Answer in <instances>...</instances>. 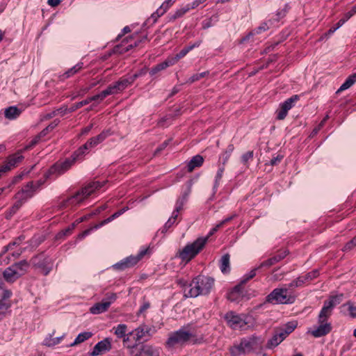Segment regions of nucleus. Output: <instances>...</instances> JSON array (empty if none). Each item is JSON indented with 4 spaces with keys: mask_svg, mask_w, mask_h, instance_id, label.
I'll use <instances>...</instances> for the list:
<instances>
[{
    "mask_svg": "<svg viewBox=\"0 0 356 356\" xmlns=\"http://www.w3.org/2000/svg\"><path fill=\"white\" fill-rule=\"evenodd\" d=\"M214 284L212 277L199 275L194 278L188 287L184 289L186 297L196 298L210 293Z\"/></svg>",
    "mask_w": 356,
    "mask_h": 356,
    "instance_id": "1",
    "label": "nucleus"
},
{
    "mask_svg": "<svg viewBox=\"0 0 356 356\" xmlns=\"http://www.w3.org/2000/svg\"><path fill=\"white\" fill-rule=\"evenodd\" d=\"M264 340L257 336H251L241 339L239 344L234 345L230 348L232 356H238L241 354H249L257 350H261Z\"/></svg>",
    "mask_w": 356,
    "mask_h": 356,
    "instance_id": "2",
    "label": "nucleus"
},
{
    "mask_svg": "<svg viewBox=\"0 0 356 356\" xmlns=\"http://www.w3.org/2000/svg\"><path fill=\"white\" fill-rule=\"evenodd\" d=\"M29 266V264L26 260L15 263L4 270L3 279L7 282L13 283L26 273Z\"/></svg>",
    "mask_w": 356,
    "mask_h": 356,
    "instance_id": "3",
    "label": "nucleus"
},
{
    "mask_svg": "<svg viewBox=\"0 0 356 356\" xmlns=\"http://www.w3.org/2000/svg\"><path fill=\"white\" fill-rule=\"evenodd\" d=\"M194 337L193 329L191 327H182L169 335L166 345L169 348H173L176 346H182Z\"/></svg>",
    "mask_w": 356,
    "mask_h": 356,
    "instance_id": "4",
    "label": "nucleus"
},
{
    "mask_svg": "<svg viewBox=\"0 0 356 356\" xmlns=\"http://www.w3.org/2000/svg\"><path fill=\"white\" fill-rule=\"evenodd\" d=\"M207 238H199L191 244H188L178 253L179 257L184 261L188 262L204 246Z\"/></svg>",
    "mask_w": 356,
    "mask_h": 356,
    "instance_id": "5",
    "label": "nucleus"
},
{
    "mask_svg": "<svg viewBox=\"0 0 356 356\" xmlns=\"http://www.w3.org/2000/svg\"><path fill=\"white\" fill-rule=\"evenodd\" d=\"M293 298L288 295L287 289H275L266 299V302L273 304H287L293 302Z\"/></svg>",
    "mask_w": 356,
    "mask_h": 356,
    "instance_id": "6",
    "label": "nucleus"
},
{
    "mask_svg": "<svg viewBox=\"0 0 356 356\" xmlns=\"http://www.w3.org/2000/svg\"><path fill=\"white\" fill-rule=\"evenodd\" d=\"M342 295L333 296L329 300L325 301L324 305L318 315V322L327 321V319L330 316L332 309L334 306L341 302Z\"/></svg>",
    "mask_w": 356,
    "mask_h": 356,
    "instance_id": "7",
    "label": "nucleus"
},
{
    "mask_svg": "<svg viewBox=\"0 0 356 356\" xmlns=\"http://www.w3.org/2000/svg\"><path fill=\"white\" fill-rule=\"evenodd\" d=\"M76 157L72 159H67L63 162H58L53 165L48 172L45 174V177L47 179L51 175H60L68 170L71 166L74 163Z\"/></svg>",
    "mask_w": 356,
    "mask_h": 356,
    "instance_id": "8",
    "label": "nucleus"
},
{
    "mask_svg": "<svg viewBox=\"0 0 356 356\" xmlns=\"http://www.w3.org/2000/svg\"><path fill=\"white\" fill-rule=\"evenodd\" d=\"M117 299L115 293H110L100 302L95 304L90 307V312L93 314H102L108 310L111 305Z\"/></svg>",
    "mask_w": 356,
    "mask_h": 356,
    "instance_id": "9",
    "label": "nucleus"
},
{
    "mask_svg": "<svg viewBox=\"0 0 356 356\" xmlns=\"http://www.w3.org/2000/svg\"><path fill=\"white\" fill-rule=\"evenodd\" d=\"M32 264L40 268L42 273L47 275L52 268L51 260L43 254L34 257L31 260Z\"/></svg>",
    "mask_w": 356,
    "mask_h": 356,
    "instance_id": "10",
    "label": "nucleus"
},
{
    "mask_svg": "<svg viewBox=\"0 0 356 356\" xmlns=\"http://www.w3.org/2000/svg\"><path fill=\"white\" fill-rule=\"evenodd\" d=\"M147 249L141 250L136 256H130L115 264V268L124 270L136 264L147 253Z\"/></svg>",
    "mask_w": 356,
    "mask_h": 356,
    "instance_id": "11",
    "label": "nucleus"
},
{
    "mask_svg": "<svg viewBox=\"0 0 356 356\" xmlns=\"http://www.w3.org/2000/svg\"><path fill=\"white\" fill-rule=\"evenodd\" d=\"M102 186V184H101L99 181L90 183L82 188L81 191L77 192V193L74 195L72 198L76 199L78 202H80Z\"/></svg>",
    "mask_w": 356,
    "mask_h": 356,
    "instance_id": "12",
    "label": "nucleus"
},
{
    "mask_svg": "<svg viewBox=\"0 0 356 356\" xmlns=\"http://www.w3.org/2000/svg\"><path fill=\"white\" fill-rule=\"evenodd\" d=\"M298 99V95H293L286 99L284 103L280 105V108L277 111V118L280 120H284L288 111L294 106L295 102Z\"/></svg>",
    "mask_w": 356,
    "mask_h": 356,
    "instance_id": "13",
    "label": "nucleus"
},
{
    "mask_svg": "<svg viewBox=\"0 0 356 356\" xmlns=\"http://www.w3.org/2000/svg\"><path fill=\"white\" fill-rule=\"evenodd\" d=\"M129 82L128 79H121L110 85L106 90L102 91V96L107 97L108 95L120 92L129 86Z\"/></svg>",
    "mask_w": 356,
    "mask_h": 356,
    "instance_id": "14",
    "label": "nucleus"
},
{
    "mask_svg": "<svg viewBox=\"0 0 356 356\" xmlns=\"http://www.w3.org/2000/svg\"><path fill=\"white\" fill-rule=\"evenodd\" d=\"M225 319L227 320L228 325L234 329L243 328L247 324L245 319L233 312L227 314Z\"/></svg>",
    "mask_w": 356,
    "mask_h": 356,
    "instance_id": "15",
    "label": "nucleus"
},
{
    "mask_svg": "<svg viewBox=\"0 0 356 356\" xmlns=\"http://www.w3.org/2000/svg\"><path fill=\"white\" fill-rule=\"evenodd\" d=\"M318 326L314 328L312 330L308 331L309 334H311L314 337H321L325 336L330 332L332 330V326L330 323L327 321L325 322H318Z\"/></svg>",
    "mask_w": 356,
    "mask_h": 356,
    "instance_id": "16",
    "label": "nucleus"
},
{
    "mask_svg": "<svg viewBox=\"0 0 356 356\" xmlns=\"http://www.w3.org/2000/svg\"><path fill=\"white\" fill-rule=\"evenodd\" d=\"M35 191V187L33 182H29L24 188L16 194L15 199L19 201H23L24 203L27 199L33 195Z\"/></svg>",
    "mask_w": 356,
    "mask_h": 356,
    "instance_id": "17",
    "label": "nucleus"
},
{
    "mask_svg": "<svg viewBox=\"0 0 356 356\" xmlns=\"http://www.w3.org/2000/svg\"><path fill=\"white\" fill-rule=\"evenodd\" d=\"M151 328L146 325H142L135 329L134 331L129 333L130 335H134V339L138 341L142 339L143 338L145 337H149L151 335L150 334Z\"/></svg>",
    "mask_w": 356,
    "mask_h": 356,
    "instance_id": "18",
    "label": "nucleus"
},
{
    "mask_svg": "<svg viewBox=\"0 0 356 356\" xmlns=\"http://www.w3.org/2000/svg\"><path fill=\"white\" fill-rule=\"evenodd\" d=\"M111 348L110 342L107 340H103L97 343L93 350L90 353V356H97L99 355L107 350H108Z\"/></svg>",
    "mask_w": 356,
    "mask_h": 356,
    "instance_id": "19",
    "label": "nucleus"
},
{
    "mask_svg": "<svg viewBox=\"0 0 356 356\" xmlns=\"http://www.w3.org/2000/svg\"><path fill=\"white\" fill-rule=\"evenodd\" d=\"M23 158V156L20 153H17L14 155H12L8 157L6 164L3 165L1 169L3 172L9 170L12 168L15 167L17 163L21 162Z\"/></svg>",
    "mask_w": 356,
    "mask_h": 356,
    "instance_id": "20",
    "label": "nucleus"
},
{
    "mask_svg": "<svg viewBox=\"0 0 356 356\" xmlns=\"http://www.w3.org/2000/svg\"><path fill=\"white\" fill-rule=\"evenodd\" d=\"M159 350L151 346H143L139 353L134 354V356H159Z\"/></svg>",
    "mask_w": 356,
    "mask_h": 356,
    "instance_id": "21",
    "label": "nucleus"
},
{
    "mask_svg": "<svg viewBox=\"0 0 356 356\" xmlns=\"http://www.w3.org/2000/svg\"><path fill=\"white\" fill-rule=\"evenodd\" d=\"M204 159L200 155H196L192 158L188 164V170L192 172L195 168L200 167L203 163Z\"/></svg>",
    "mask_w": 356,
    "mask_h": 356,
    "instance_id": "22",
    "label": "nucleus"
},
{
    "mask_svg": "<svg viewBox=\"0 0 356 356\" xmlns=\"http://www.w3.org/2000/svg\"><path fill=\"white\" fill-rule=\"evenodd\" d=\"M250 280V278H249L248 275H245L241 280L240 284L236 286L234 289L230 292L228 296V298L231 300H234L235 295L239 293L241 285L245 284Z\"/></svg>",
    "mask_w": 356,
    "mask_h": 356,
    "instance_id": "23",
    "label": "nucleus"
},
{
    "mask_svg": "<svg viewBox=\"0 0 356 356\" xmlns=\"http://www.w3.org/2000/svg\"><path fill=\"white\" fill-rule=\"evenodd\" d=\"M356 82V73L353 74L349 76L346 81L341 86V87L338 89L337 93L348 89L350 88Z\"/></svg>",
    "mask_w": 356,
    "mask_h": 356,
    "instance_id": "24",
    "label": "nucleus"
},
{
    "mask_svg": "<svg viewBox=\"0 0 356 356\" xmlns=\"http://www.w3.org/2000/svg\"><path fill=\"white\" fill-rule=\"evenodd\" d=\"M170 65H173V63H172V61L170 60V58H168L164 62L159 63L157 65H156L154 67H153L149 73H150V74L154 75L156 73H157L158 72L163 70Z\"/></svg>",
    "mask_w": 356,
    "mask_h": 356,
    "instance_id": "25",
    "label": "nucleus"
},
{
    "mask_svg": "<svg viewBox=\"0 0 356 356\" xmlns=\"http://www.w3.org/2000/svg\"><path fill=\"white\" fill-rule=\"evenodd\" d=\"M5 117L9 120H13L18 117L20 111L15 106H10L5 110Z\"/></svg>",
    "mask_w": 356,
    "mask_h": 356,
    "instance_id": "26",
    "label": "nucleus"
},
{
    "mask_svg": "<svg viewBox=\"0 0 356 356\" xmlns=\"http://www.w3.org/2000/svg\"><path fill=\"white\" fill-rule=\"evenodd\" d=\"M92 336V333L90 332H84L82 333H80L76 338L75 339L74 341L71 344L72 346H76L77 344H79L87 339H90Z\"/></svg>",
    "mask_w": 356,
    "mask_h": 356,
    "instance_id": "27",
    "label": "nucleus"
},
{
    "mask_svg": "<svg viewBox=\"0 0 356 356\" xmlns=\"http://www.w3.org/2000/svg\"><path fill=\"white\" fill-rule=\"evenodd\" d=\"M194 46L195 45H192L191 47H186L181 50L179 53H178L175 56L169 58L173 65H175L180 58L185 56L189 52V51H191L194 47Z\"/></svg>",
    "mask_w": 356,
    "mask_h": 356,
    "instance_id": "28",
    "label": "nucleus"
},
{
    "mask_svg": "<svg viewBox=\"0 0 356 356\" xmlns=\"http://www.w3.org/2000/svg\"><path fill=\"white\" fill-rule=\"evenodd\" d=\"M220 269L222 273H226L229 271V255L226 254L220 259Z\"/></svg>",
    "mask_w": 356,
    "mask_h": 356,
    "instance_id": "29",
    "label": "nucleus"
},
{
    "mask_svg": "<svg viewBox=\"0 0 356 356\" xmlns=\"http://www.w3.org/2000/svg\"><path fill=\"white\" fill-rule=\"evenodd\" d=\"M107 136V134L106 132H102L99 135L96 137L92 138L88 140V144H90V147H93L97 145L99 143L102 142Z\"/></svg>",
    "mask_w": 356,
    "mask_h": 356,
    "instance_id": "30",
    "label": "nucleus"
},
{
    "mask_svg": "<svg viewBox=\"0 0 356 356\" xmlns=\"http://www.w3.org/2000/svg\"><path fill=\"white\" fill-rule=\"evenodd\" d=\"M176 0H165L157 10V16L163 15Z\"/></svg>",
    "mask_w": 356,
    "mask_h": 356,
    "instance_id": "31",
    "label": "nucleus"
},
{
    "mask_svg": "<svg viewBox=\"0 0 356 356\" xmlns=\"http://www.w3.org/2000/svg\"><path fill=\"white\" fill-rule=\"evenodd\" d=\"M282 341L279 338V335L275 332L273 337L268 341L266 347L268 348H273L277 346Z\"/></svg>",
    "mask_w": 356,
    "mask_h": 356,
    "instance_id": "32",
    "label": "nucleus"
},
{
    "mask_svg": "<svg viewBox=\"0 0 356 356\" xmlns=\"http://www.w3.org/2000/svg\"><path fill=\"white\" fill-rule=\"evenodd\" d=\"M280 261V257H276V255H275L274 257L264 261V262H262L259 266V268H262V267H270L274 264H275L276 263L279 262Z\"/></svg>",
    "mask_w": 356,
    "mask_h": 356,
    "instance_id": "33",
    "label": "nucleus"
},
{
    "mask_svg": "<svg viewBox=\"0 0 356 356\" xmlns=\"http://www.w3.org/2000/svg\"><path fill=\"white\" fill-rule=\"evenodd\" d=\"M192 9L191 5L188 4L184 8H181L179 10H177L175 14L171 17V19H176L179 17H181L183 16L186 13H187L189 10Z\"/></svg>",
    "mask_w": 356,
    "mask_h": 356,
    "instance_id": "34",
    "label": "nucleus"
},
{
    "mask_svg": "<svg viewBox=\"0 0 356 356\" xmlns=\"http://www.w3.org/2000/svg\"><path fill=\"white\" fill-rule=\"evenodd\" d=\"M236 216V215H232L227 218H225V220H223L222 221H221L219 224H218L214 228H213L211 232H209V236H207L206 238H209L210 236H211L212 234H213L216 232H217V230L220 228L223 225H225V223L231 221L234 217Z\"/></svg>",
    "mask_w": 356,
    "mask_h": 356,
    "instance_id": "35",
    "label": "nucleus"
},
{
    "mask_svg": "<svg viewBox=\"0 0 356 356\" xmlns=\"http://www.w3.org/2000/svg\"><path fill=\"white\" fill-rule=\"evenodd\" d=\"M23 204V201L17 200L16 203L12 207L10 211L6 214V218L9 219L10 218L14 213L22 207Z\"/></svg>",
    "mask_w": 356,
    "mask_h": 356,
    "instance_id": "36",
    "label": "nucleus"
},
{
    "mask_svg": "<svg viewBox=\"0 0 356 356\" xmlns=\"http://www.w3.org/2000/svg\"><path fill=\"white\" fill-rule=\"evenodd\" d=\"M127 330V326L124 324L118 325L115 328V334L118 336V337H123L125 335V332Z\"/></svg>",
    "mask_w": 356,
    "mask_h": 356,
    "instance_id": "37",
    "label": "nucleus"
},
{
    "mask_svg": "<svg viewBox=\"0 0 356 356\" xmlns=\"http://www.w3.org/2000/svg\"><path fill=\"white\" fill-rule=\"evenodd\" d=\"M10 307V303L8 301H3V300H0V320L2 318V316L4 315L6 311Z\"/></svg>",
    "mask_w": 356,
    "mask_h": 356,
    "instance_id": "38",
    "label": "nucleus"
},
{
    "mask_svg": "<svg viewBox=\"0 0 356 356\" xmlns=\"http://www.w3.org/2000/svg\"><path fill=\"white\" fill-rule=\"evenodd\" d=\"M81 68H82V65L81 64H77L75 66H74L73 67H72L70 70H69L67 72H66L63 74V76L65 78H68L70 76H72V75L74 74L75 73H76L77 72H79Z\"/></svg>",
    "mask_w": 356,
    "mask_h": 356,
    "instance_id": "39",
    "label": "nucleus"
},
{
    "mask_svg": "<svg viewBox=\"0 0 356 356\" xmlns=\"http://www.w3.org/2000/svg\"><path fill=\"white\" fill-rule=\"evenodd\" d=\"M89 104V102L88 100V98L85 100H83L81 102H79L75 104H74L72 106H71L70 108H69V112L70 113H72V112H74V111H76V109L85 106V105H87Z\"/></svg>",
    "mask_w": 356,
    "mask_h": 356,
    "instance_id": "40",
    "label": "nucleus"
},
{
    "mask_svg": "<svg viewBox=\"0 0 356 356\" xmlns=\"http://www.w3.org/2000/svg\"><path fill=\"white\" fill-rule=\"evenodd\" d=\"M223 172H224V168H220L218 169V172H217V174H216V180H215V184H214V186H213V189L216 190L218 185H219V182L222 177V175H223Z\"/></svg>",
    "mask_w": 356,
    "mask_h": 356,
    "instance_id": "41",
    "label": "nucleus"
},
{
    "mask_svg": "<svg viewBox=\"0 0 356 356\" xmlns=\"http://www.w3.org/2000/svg\"><path fill=\"white\" fill-rule=\"evenodd\" d=\"M90 147V144H88V141L81 147L74 154L73 157H76V159L78 158L79 155H82L84 154V151L88 149Z\"/></svg>",
    "mask_w": 356,
    "mask_h": 356,
    "instance_id": "42",
    "label": "nucleus"
},
{
    "mask_svg": "<svg viewBox=\"0 0 356 356\" xmlns=\"http://www.w3.org/2000/svg\"><path fill=\"white\" fill-rule=\"evenodd\" d=\"M297 326V323L295 321L289 322L286 324L285 327L283 328L286 334H289L291 333Z\"/></svg>",
    "mask_w": 356,
    "mask_h": 356,
    "instance_id": "43",
    "label": "nucleus"
},
{
    "mask_svg": "<svg viewBox=\"0 0 356 356\" xmlns=\"http://www.w3.org/2000/svg\"><path fill=\"white\" fill-rule=\"evenodd\" d=\"M190 192H191V188H188L187 193H185L184 197L181 200H179L177 201V206L176 210H175V211L177 213H178L179 211V210L181 209L182 206L184 203V201L186 200V199L187 196L188 195V194L190 193Z\"/></svg>",
    "mask_w": 356,
    "mask_h": 356,
    "instance_id": "44",
    "label": "nucleus"
},
{
    "mask_svg": "<svg viewBox=\"0 0 356 356\" xmlns=\"http://www.w3.org/2000/svg\"><path fill=\"white\" fill-rule=\"evenodd\" d=\"M207 74V72H202V73H199V74H193L191 77H190V79H188V82L189 83H193L196 81H198L200 80V79L204 77Z\"/></svg>",
    "mask_w": 356,
    "mask_h": 356,
    "instance_id": "45",
    "label": "nucleus"
},
{
    "mask_svg": "<svg viewBox=\"0 0 356 356\" xmlns=\"http://www.w3.org/2000/svg\"><path fill=\"white\" fill-rule=\"evenodd\" d=\"M305 282V280L303 277H300L296 280H293L290 284V287H298L301 286L302 284Z\"/></svg>",
    "mask_w": 356,
    "mask_h": 356,
    "instance_id": "46",
    "label": "nucleus"
},
{
    "mask_svg": "<svg viewBox=\"0 0 356 356\" xmlns=\"http://www.w3.org/2000/svg\"><path fill=\"white\" fill-rule=\"evenodd\" d=\"M21 241H22V238L21 237L18 238L15 241L10 243L6 247H5V248H6L5 251L13 250L14 249L15 246H17L20 244Z\"/></svg>",
    "mask_w": 356,
    "mask_h": 356,
    "instance_id": "47",
    "label": "nucleus"
},
{
    "mask_svg": "<svg viewBox=\"0 0 356 356\" xmlns=\"http://www.w3.org/2000/svg\"><path fill=\"white\" fill-rule=\"evenodd\" d=\"M318 275V271L317 270H313L312 272L308 273L304 277L305 282L308 280H312L314 278L316 277Z\"/></svg>",
    "mask_w": 356,
    "mask_h": 356,
    "instance_id": "48",
    "label": "nucleus"
},
{
    "mask_svg": "<svg viewBox=\"0 0 356 356\" xmlns=\"http://www.w3.org/2000/svg\"><path fill=\"white\" fill-rule=\"evenodd\" d=\"M58 343H59V339L58 338H54V339L47 338L44 340V344L48 346H54Z\"/></svg>",
    "mask_w": 356,
    "mask_h": 356,
    "instance_id": "49",
    "label": "nucleus"
},
{
    "mask_svg": "<svg viewBox=\"0 0 356 356\" xmlns=\"http://www.w3.org/2000/svg\"><path fill=\"white\" fill-rule=\"evenodd\" d=\"M12 295V292L10 290L8 289H3V293L1 296V299L3 300V301H7Z\"/></svg>",
    "mask_w": 356,
    "mask_h": 356,
    "instance_id": "50",
    "label": "nucleus"
},
{
    "mask_svg": "<svg viewBox=\"0 0 356 356\" xmlns=\"http://www.w3.org/2000/svg\"><path fill=\"white\" fill-rule=\"evenodd\" d=\"M252 156H253V152L252 151L248 152L243 155L242 161L245 164L249 159L252 158Z\"/></svg>",
    "mask_w": 356,
    "mask_h": 356,
    "instance_id": "51",
    "label": "nucleus"
},
{
    "mask_svg": "<svg viewBox=\"0 0 356 356\" xmlns=\"http://www.w3.org/2000/svg\"><path fill=\"white\" fill-rule=\"evenodd\" d=\"M275 332L277 335H279V338H280L282 341H283L289 335L283 328L276 330Z\"/></svg>",
    "mask_w": 356,
    "mask_h": 356,
    "instance_id": "52",
    "label": "nucleus"
},
{
    "mask_svg": "<svg viewBox=\"0 0 356 356\" xmlns=\"http://www.w3.org/2000/svg\"><path fill=\"white\" fill-rule=\"evenodd\" d=\"M102 92L101 93L98 94V95H94L92 97H88V100L89 103L90 102H92V101H96V100H98V99L102 101V100H103L106 97V96H102Z\"/></svg>",
    "mask_w": 356,
    "mask_h": 356,
    "instance_id": "53",
    "label": "nucleus"
},
{
    "mask_svg": "<svg viewBox=\"0 0 356 356\" xmlns=\"http://www.w3.org/2000/svg\"><path fill=\"white\" fill-rule=\"evenodd\" d=\"M356 13V4L351 8V10L348 12H347L344 17L347 20H348L353 15H354Z\"/></svg>",
    "mask_w": 356,
    "mask_h": 356,
    "instance_id": "54",
    "label": "nucleus"
},
{
    "mask_svg": "<svg viewBox=\"0 0 356 356\" xmlns=\"http://www.w3.org/2000/svg\"><path fill=\"white\" fill-rule=\"evenodd\" d=\"M355 245H356V236L355 238H353L350 242H348L344 248L346 250H351Z\"/></svg>",
    "mask_w": 356,
    "mask_h": 356,
    "instance_id": "55",
    "label": "nucleus"
},
{
    "mask_svg": "<svg viewBox=\"0 0 356 356\" xmlns=\"http://www.w3.org/2000/svg\"><path fill=\"white\" fill-rule=\"evenodd\" d=\"M40 140V136H35V138L31 140V142L30 143V144L26 147V149L35 145L38 142L39 140Z\"/></svg>",
    "mask_w": 356,
    "mask_h": 356,
    "instance_id": "56",
    "label": "nucleus"
},
{
    "mask_svg": "<svg viewBox=\"0 0 356 356\" xmlns=\"http://www.w3.org/2000/svg\"><path fill=\"white\" fill-rule=\"evenodd\" d=\"M150 307V304L148 302H145L143 304V305L140 307L138 314H143L144 312H145L147 309H149Z\"/></svg>",
    "mask_w": 356,
    "mask_h": 356,
    "instance_id": "57",
    "label": "nucleus"
},
{
    "mask_svg": "<svg viewBox=\"0 0 356 356\" xmlns=\"http://www.w3.org/2000/svg\"><path fill=\"white\" fill-rule=\"evenodd\" d=\"M56 115H57L56 111H52V112H51L49 113H47L45 115H44L41 120H49L50 118H52L53 117L56 116Z\"/></svg>",
    "mask_w": 356,
    "mask_h": 356,
    "instance_id": "58",
    "label": "nucleus"
},
{
    "mask_svg": "<svg viewBox=\"0 0 356 356\" xmlns=\"http://www.w3.org/2000/svg\"><path fill=\"white\" fill-rule=\"evenodd\" d=\"M59 123V120H56L54 122H52L49 125H48L46 129H48V131H50L53 130L56 127L58 126Z\"/></svg>",
    "mask_w": 356,
    "mask_h": 356,
    "instance_id": "59",
    "label": "nucleus"
},
{
    "mask_svg": "<svg viewBox=\"0 0 356 356\" xmlns=\"http://www.w3.org/2000/svg\"><path fill=\"white\" fill-rule=\"evenodd\" d=\"M92 230V228H89V229L85 230L84 232H83L78 236V238L83 239L86 236L89 234Z\"/></svg>",
    "mask_w": 356,
    "mask_h": 356,
    "instance_id": "60",
    "label": "nucleus"
},
{
    "mask_svg": "<svg viewBox=\"0 0 356 356\" xmlns=\"http://www.w3.org/2000/svg\"><path fill=\"white\" fill-rule=\"evenodd\" d=\"M348 309L350 312V314L353 317H356V307L353 305H349Z\"/></svg>",
    "mask_w": 356,
    "mask_h": 356,
    "instance_id": "61",
    "label": "nucleus"
},
{
    "mask_svg": "<svg viewBox=\"0 0 356 356\" xmlns=\"http://www.w3.org/2000/svg\"><path fill=\"white\" fill-rule=\"evenodd\" d=\"M268 29V27L267 26V24H262L261 26H260L259 27H258L255 31L254 32L256 33H260L261 31H266Z\"/></svg>",
    "mask_w": 356,
    "mask_h": 356,
    "instance_id": "62",
    "label": "nucleus"
},
{
    "mask_svg": "<svg viewBox=\"0 0 356 356\" xmlns=\"http://www.w3.org/2000/svg\"><path fill=\"white\" fill-rule=\"evenodd\" d=\"M207 0H195L192 4L191 5L192 9H194L196 7H197L200 4L205 2Z\"/></svg>",
    "mask_w": 356,
    "mask_h": 356,
    "instance_id": "63",
    "label": "nucleus"
},
{
    "mask_svg": "<svg viewBox=\"0 0 356 356\" xmlns=\"http://www.w3.org/2000/svg\"><path fill=\"white\" fill-rule=\"evenodd\" d=\"M56 111L57 114L60 113L61 115H65L67 113H70L69 112V108H67V107H62V108H60L59 109H57Z\"/></svg>",
    "mask_w": 356,
    "mask_h": 356,
    "instance_id": "64",
    "label": "nucleus"
}]
</instances>
